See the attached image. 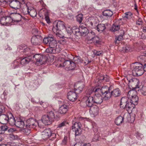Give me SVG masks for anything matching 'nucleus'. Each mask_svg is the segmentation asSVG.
I'll use <instances>...</instances> for the list:
<instances>
[{"label": "nucleus", "mask_w": 146, "mask_h": 146, "mask_svg": "<svg viewBox=\"0 0 146 146\" xmlns=\"http://www.w3.org/2000/svg\"><path fill=\"white\" fill-rule=\"evenodd\" d=\"M43 42L45 44H48L49 47L46 50L47 52L55 53L59 52L61 50V48L58 44L57 41L52 37L44 38Z\"/></svg>", "instance_id": "1"}, {"label": "nucleus", "mask_w": 146, "mask_h": 146, "mask_svg": "<svg viewBox=\"0 0 146 146\" xmlns=\"http://www.w3.org/2000/svg\"><path fill=\"white\" fill-rule=\"evenodd\" d=\"M135 105L130 102L127 97H123L121 100L120 108L122 109H125L127 111H131L135 107Z\"/></svg>", "instance_id": "2"}, {"label": "nucleus", "mask_w": 146, "mask_h": 146, "mask_svg": "<svg viewBox=\"0 0 146 146\" xmlns=\"http://www.w3.org/2000/svg\"><path fill=\"white\" fill-rule=\"evenodd\" d=\"M143 64L138 62L133 63L131 65V69L133 74L140 76L144 73L143 69Z\"/></svg>", "instance_id": "3"}, {"label": "nucleus", "mask_w": 146, "mask_h": 146, "mask_svg": "<svg viewBox=\"0 0 146 146\" xmlns=\"http://www.w3.org/2000/svg\"><path fill=\"white\" fill-rule=\"evenodd\" d=\"M56 118L55 116L54 112L50 111L47 113L46 114L43 115L42 117L41 120L42 122L45 125L50 124L54 119Z\"/></svg>", "instance_id": "4"}, {"label": "nucleus", "mask_w": 146, "mask_h": 146, "mask_svg": "<svg viewBox=\"0 0 146 146\" xmlns=\"http://www.w3.org/2000/svg\"><path fill=\"white\" fill-rule=\"evenodd\" d=\"M137 92L134 90H130L128 92V96L130 97H131V99L129 100L133 105H137L138 103L139 98L138 96L136 95Z\"/></svg>", "instance_id": "5"}, {"label": "nucleus", "mask_w": 146, "mask_h": 146, "mask_svg": "<svg viewBox=\"0 0 146 146\" xmlns=\"http://www.w3.org/2000/svg\"><path fill=\"white\" fill-rule=\"evenodd\" d=\"M65 28L64 23L62 21L57 20L53 23L52 30L54 32Z\"/></svg>", "instance_id": "6"}, {"label": "nucleus", "mask_w": 146, "mask_h": 146, "mask_svg": "<svg viewBox=\"0 0 146 146\" xmlns=\"http://www.w3.org/2000/svg\"><path fill=\"white\" fill-rule=\"evenodd\" d=\"M33 60L36 61L37 64H44L47 61L46 57L43 55L40 54H36L33 56Z\"/></svg>", "instance_id": "7"}, {"label": "nucleus", "mask_w": 146, "mask_h": 146, "mask_svg": "<svg viewBox=\"0 0 146 146\" xmlns=\"http://www.w3.org/2000/svg\"><path fill=\"white\" fill-rule=\"evenodd\" d=\"M82 125L79 122H77L74 123L72 126V130L75 133V136H78L81 134L82 131Z\"/></svg>", "instance_id": "8"}, {"label": "nucleus", "mask_w": 146, "mask_h": 146, "mask_svg": "<svg viewBox=\"0 0 146 146\" xmlns=\"http://www.w3.org/2000/svg\"><path fill=\"white\" fill-rule=\"evenodd\" d=\"M94 103L92 96L87 97L86 101L85 102H81L80 103L81 106L83 107L87 106L89 107L93 106Z\"/></svg>", "instance_id": "9"}, {"label": "nucleus", "mask_w": 146, "mask_h": 146, "mask_svg": "<svg viewBox=\"0 0 146 146\" xmlns=\"http://www.w3.org/2000/svg\"><path fill=\"white\" fill-rule=\"evenodd\" d=\"M10 6L14 9V11L17 12L19 10L21 7L20 2L17 0L11 1L9 3Z\"/></svg>", "instance_id": "10"}, {"label": "nucleus", "mask_w": 146, "mask_h": 146, "mask_svg": "<svg viewBox=\"0 0 146 146\" xmlns=\"http://www.w3.org/2000/svg\"><path fill=\"white\" fill-rule=\"evenodd\" d=\"M27 127H28L30 128H32L35 129L37 125L39 126L38 123L33 118H31L28 119L26 121Z\"/></svg>", "instance_id": "11"}, {"label": "nucleus", "mask_w": 146, "mask_h": 146, "mask_svg": "<svg viewBox=\"0 0 146 146\" xmlns=\"http://www.w3.org/2000/svg\"><path fill=\"white\" fill-rule=\"evenodd\" d=\"M97 22V21L96 20L95 18L91 17L86 19L85 23L87 26L90 28H94Z\"/></svg>", "instance_id": "12"}, {"label": "nucleus", "mask_w": 146, "mask_h": 146, "mask_svg": "<svg viewBox=\"0 0 146 146\" xmlns=\"http://www.w3.org/2000/svg\"><path fill=\"white\" fill-rule=\"evenodd\" d=\"M42 41V38L39 36H33L31 38V42L33 44L37 45L40 44Z\"/></svg>", "instance_id": "13"}, {"label": "nucleus", "mask_w": 146, "mask_h": 146, "mask_svg": "<svg viewBox=\"0 0 146 146\" xmlns=\"http://www.w3.org/2000/svg\"><path fill=\"white\" fill-rule=\"evenodd\" d=\"M78 94L77 92L70 91L67 94L68 99L70 101L74 102L77 99V96Z\"/></svg>", "instance_id": "14"}, {"label": "nucleus", "mask_w": 146, "mask_h": 146, "mask_svg": "<svg viewBox=\"0 0 146 146\" xmlns=\"http://www.w3.org/2000/svg\"><path fill=\"white\" fill-rule=\"evenodd\" d=\"M93 100L94 103L98 104H101L103 102L102 97L101 94L99 93L95 94L92 96Z\"/></svg>", "instance_id": "15"}, {"label": "nucleus", "mask_w": 146, "mask_h": 146, "mask_svg": "<svg viewBox=\"0 0 146 146\" xmlns=\"http://www.w3.org/2000/svg\"><path fill=\"white\" fill-rule=\"evenodd\" d=\"M96 91H98V93L100 94L102 93V94H104L106 93L107 92L110 91V88L107 86H105L100 87H97V89L96 90Z\"/></svg>", "instance_id": "16"}, {"label": "nucleus", "mask_w": 146, "mask_h": 146, "mask_svg": "<svg viewBox=\"0 0 146 146\" xmlns=\"http://www.w3.org/2000/svg\"><path fill=\"white\" fill-rule=\"evenodd\" d=\"M99 110V108L97 106L93 105L90 107L89 112L90 114L94 117L98 115Z\"/></svg>", "instance_id": "17"}, {"label": "nucleus", "mask_w": 146, "mask_h": 146, "mask_svg": "<svg viewBox=\"0 0 146 146\" xmlns=\"http://www.w3.org/2000/svg\"><path fill=\"white\" fill-rule=\"evenodd\" d=\"M129 83L131 86H134L135 88H139V80L136 78H133L130 80H129Z\"/></svg>", "instance_id": "18"}, {"label": "nucleus", "mask_w": 146, "mask_h": 146, "mask_svg": "<svg viewBox=\"0 0 146 146\" xmlns=\"http://www.w3.org/2000/svg\"><path fill=\"white\" fill-rule=\"evenodd\" d=\"M25 125V121L22 119L17 118V120L15 123V125L17 127L22 128L24 127Z\"/></svg>", "instance_id": "19"}, {"label": "nucleus", "mask_w": 146, "mask_h": 146, "mask_svg": "<svg viewBox=\"0 0 146 146\" xmlns=\"http://www.w3.org/2000/svg\"><path fill=\"white\" fill-rule=\"evenodd\" d=\"M51 130L50 129H45L42 132V137L43 139H46L50 137Z\"/></svg>", "instance_id": "20"}, {"label": "nucleus", "mask_w": 146, "mask_h": 146, "mask_svg": "<svg viewBox=\"0 0 146 146\" xmlns=\"http://www.w3.org/2000/svg\"><path fill=\"white\" fill-rule=\"evenodd\" d=\"M9 117V115L2 114L0 117V122L3 124H6L8 121V119Z\"/></svg>", "instance_id": "21"}, {"label": "nucleus", "mask_w": 146, "mask_h": 146, "mask_svg": "<svg viewBox=\"0 0 146 146\" xmlns=\"http://www.w3.org/2000/svg\"><path fill=\"white\" fill-rule=\"evenodd\" d=\"M32 58L31 56H29L22 58L20 60L21 64L23 65H25L28 64L32 60Z\"/></svg>", "instance_id": "22"}, {"label": "nucleus", "mask_w": 146, "mask_h": 146, "mask_svg": "<svg viewBox=\"0 0 146 146\" xmlns=\"http://www.w3.org/2000/svg\"><path fill=\"white\" fill-rule=\"evenodd\" d=\"M68 109V106L66 104H63L59 107L58 111L61 114H65L67 112Z\"/></svg>", "instance_id": "23"}, {"label": "nucleus", "mask_w": 146, "mask_h": 146, "mask_svg": "<svg viewBox=\"0 0 146 146\" xmlns=\"http://www.w3.org/2000/svg\"><path fill=\"white\" fill-rule=\"evenodd\" d=\"M26 10H27V14L28 13L32 17H35L37 15V13L35 10L32 9H29L27 4L25 5Z\"/></svg>", "instance_id": "24"}, {"label": "nucleus", "mask_w": 146, "mask_h": 146, "mask_svg": "<svg viewBox=\"0 0 146 146\" xmlns=\"http://www.w3.org/2000/svg\"><path fill=\"white\" fill-rule=\"evenodd\" d=\"M94 28L97 30L99 32H101L104 31L106 29L105 25L103 24L100 23L97 25L96 24Z\"/></svg>", "instance_id": "25"}, {"label": "nucleus", "mask_w": 146, "mask_h": 146, "mask_svg": "<svg viewBox=\"0 0 146 146\" xmlns=\"http://www.w3.org/2000/svg\"><path fill=\"white\" fill-rule=\"evenodd\" d=\"M9 118L8 122L9 124L12 126L15 125L17 119H16L11 113L9 114Z\"/></svg>", "instance_id": "26"}, {"label": "nucleus", "mask_w": 146, "mask_h": 146, "mask_svg": "<svg viewBox=\"0 0 146 146\" xmlns=\"http://www.w3.org/2000/svg\"><path fill=\"white\" fill-rule=\"evenodd\" d=\"M77 86H78V89H76L74 88V90L76 91L77 93L78 94L82 91L84 86L83 84H82L80 82H79L75 84L74 85V87H76Z\"/></svg>", "instance_id": "27"}, {"label": "nucleus", "mask_w": 146, "mask_h": 146, "mask_svg": "<svg viewBox=\"0 0 146 146\" xmlns=\"http://www.w3.org/2000/svg\"><path fill=\"white\" fill-rule=\"evenodd\" d=\"M111 96L114 97H118L121 95V92L118 88H116L113 89L111 92Z\"/></svg>", "instance_id": "28"}, {"label": "nucleus", "mask_w": 146, "mask_h": 146, "mask_svg": "<svg viewBox=\"0 0 146 146\" xmlns=\"http://www.w3.org/2000/svg\"><path fill=\"white\" fill-rule=\"evenodd\" d=\"M103 15L107 18L110 17L113 15L112 11L110 9H106L102 12Z\"/></svg>", "instance_id": "29"}, {"label": "nucleus", "mask_w": 146, "mask_h": 146, "mask_svg": "<svg viewBox=\"0 0 146 146\" xmlns=\"http://www.w3.org/2000/svg\"><path fill=\"white\" fill-rule=\"evenodd\" d=\"M72 33L76 36H81V33H80V27L78 28L76 26L73 27L72 28Z\"/></svg>", "instance_id": "30"}, {"label": "nucleus", "mask_w": 146, "mask_h": 146, "mask_svg": "<svg viewBox=\"0 0 146 146\" xmlns=\"http://www.w3.org/2000/svg\"><path fill=\"white\" fill-rule=\"evenodd\" d=\"M10 19L9 17H3L0 19V22L3 25H6L8 22V20Z\"/></svg>", "instance_id": "31"}, {"label": "nucleus", "mask_w": 146, "mask_h": 146, "mask_svg": "<svg viewBox=\"0 0 146 146\" xmlns=\"http://www.w3.org/2000/svg\"><path fill=\"white\" fill-rule=\"evenodd\" d=\"M123 120L124 118L121 116H119L115 119V122L117 125H119L123 122Z\"/></svg>", "instance_id": "32"}, {"label": "nucleus", "mask_w": 146, "mask_h": 146, "mask_svg": "<svg viewBox=\"0 0 146 146\" xmlns=\"http://www.w3.org/2000/svg\"><path fill=\"white\" fill-rule=\"evenodd\" d=\"M90 40H92L94 43L98 44H100V38L97 36H93L89 37Z\"/></svg>", "instance_id": "33"}, {"label": "nucleus", "mask_w": 146, "mask_h": 146, "mask_svg": "<svg viewBox=\"0 0 146 146\" xmlns=\"http://www.w3.org/2000/svg\"><path fill=\"white\" fill-rule=\"evenodd\" d=\"M97 88V87H92L86 91V93L89 95H90L93 93H95V94L97 93H98V91L96 90Z\"/></svg>", "instance_id": "34"}, {"label": "nucleus", "mask_w": 146, "mask_h": 146, "mask_svg": "<svg viewBox=\"0 0 146 146\" xmlns=\"http://www.w3.org/2000/svg\"><path fill=\"white\" fill-rule=\"evenodd\" d=\"M8 129V127L5 125H3L0 126V134H3L5 131Z\"/></svg>", "instance_id": "35"}, {"label": "nucleus", "mask_w": 146, "mask_h": 146, "mask_svg": "<svg viewBox=\"0 0 146 146\" xmlns=\"http://www.w3.org/2000/svg\"><path fill=\"white\" fill-rule=\"evenodd\" d=\"M28 127H27V125H25L24 127L21 130V132L25 133L27 135H29L31 133L30 128H29Z\"/></svg>", "instance_id": "36"}, {"label": "nucleus", "mask_w": 146, "mask_h": 146, "mask_svg": "<svg viewBox=\"0 0 146 146\" xmlns=\"http://www.w3.org/2000/svg\"><path fill=\"white\" fill-rule=\"evenodd\" d=\"M80 33H81V36L84 35V34H87L88 32L87 28L85 27H80Z\"/></svg>", "instance_id": "37"}, {"label": "nucleus", "mask_w": 146, "mask_h": 146, "mask_svg": "<svg viewBox=\"0 0 146 146\" xmlns=\"http://www.w3.org/2000/svg\"><path fill=\"white\" fill-rule=\"evenodd\" d=\"M17 12H15L13 13L15 14V17L16 18L15 21L17 22H19L22 19V16L19 13H17Z\"/></svg>", "instance_id": "38"}, {"label": "nucleus", "mask_w": 146, "mask_h": 146, "mask_svg": "<svg viewBox=\"0 0 146 146\" xmlns=\"http://www.w3.org/2000/svg\"><path fill=\"white\" fill-rule=\"evenodd\" d=\"M104 96V100H108L111 96V93H110V91L107 92H106L104 94H102Z\"/></svg>", "instance_id": "39"}, {"label": "nucleus", "mask_w": 146, "mask_h": 146, "mask_svg": "<svg viewBox=\"0 0 146 146\" xmlns=\"http://www.w3.org/2000/svg\"><path fill=\"white\" fill-rule=\"evenodd\" d=\"M76 17L77 21L80 23L83 20V15L82 14H79L76 16Z\"/></svg>", "instance_id": "40"}, {"label": "nucleus", "mask_w": 146, "mask_h": 146, "mask_svg": "<svg viewBox=\"0 0 146 146\" xmlns=\"http://www.w3.org/2000/svg\"><path fill=\"white\" fill-rule=\"evenodd\" d=\"M138 91L139 93H140L143 95H146V86H143L142 89Z\"/></svg>", "instance_id": "41"}, {"label": "nucleus", "mask_w": 146, "mask_h": 146, "mask_svg": "<svg viewBox=\"0 0 146 146\" xmlns=\"http://www.w3.org/2000/svg\"><path fill=\"white\" fill-rule=\"evenodd\" d=\"M94 54L96 56H102L103 54V52L102 50H94L93 52Z\"/></svg>", "instance_id": "42"}, {"label": "nucleus", "mask_w": 146, "mask_h": 146, "mask_svg": "<svg viewBox=\"0 0 146 146\" xmlns=\"http://www.w3.org/2000/svg\"><path fill=\"white\" fill-rule=\"evenodd\" d=\"M74 62L76 64H80L82 62L81 58L79 56H76L74 58Z\"/></svg>", "instance_id": "43"}, {"label": "nucleus", "mask_w": 146, "mask_h": 146, "mask_svg": "<svg viewBox=\"0 0 146 146\" xmlns=\"http://www.w3.org/2000/svg\"><path fill=\"white\" fill-rule=\"evenodd\" d=\"M66 32L68 35H71L72 33V28L70 27H67L66 28Z\"/></svg>", "instance_id": "44"}, {"label": "nucleus", "mask_w": 146, "mask_h": 146, "mask_svg": "<svg viewBox=\"0 0 146 146\" xmlns=\"http://www.w3.org/2000/svg\"><path fill=\"white\" fill-rule=\"evenodd\" d=\"M120 28V26L119 25H113L112 26V29L113 31L118 30Z\"/></svg>", "instance_id": "45"}, {"label": "nucleus", "mask_w": 146, "mask_h": 146, "mask_svg": "<svg viewBox=\"0 0 146 146\" xmlns=\"http://www.w3.org/2000/svg\"><path fill=\"white\" fill-rule=\"evenodd\" d=\"M67 123L66 121H64L58 125L57 128H61L65 126Z\"/></svg>", "instance_id": "46"}, {"label": "nucleus", "mask_w": 146, "mask_h": 146, "mask_svg": "<svg viewBox=\"0 0 146 146\" xmlns=\"http://www.w3.org/2000/svg\"><path fill=\"white\" fill-rule=\"evenodd\" d=\"M122 50L123 52H127L129 51H131V48L129 45H127L125 47L122 48Z\"/></svg>", "instance_id": "47"}, {"label": "nucleus", "mask_w": 146, "mask_h": 146, "mask_svg": "<svg viewBox=\"0 0 146 146\" xmlns=\"http://www.w3.org/2000/svg\"><path fill=\"white\" fill-rule=\"evenodd\" d=\"M125 16L124 17V19H129L131 18L132 15L131 13L130 12H128L125 13Z\"/></svg>", "instance_id": "48"}, {"label": "nucleus", "mask_w": 146, "mask_h": 146, "mask_svg": "<svg viewBox=\"0 0 146 146\" xmlns=\"http://www.w3.org/2000/svg\"><path fill=\"white\" fill-rule=\"evenodd\" d=\"M100 138V136L98 133L96 134H95L94 135L93 138V140L94 141L98 140Z\"/></svg>", "instance_id": "49"}, {"label": "nucleus", "mask_w": 146, "mask_h": 146, "mask_svg": "<svg viewBox=\"0 0 146 146\" xmlns=\"http://www.w3.org/2000/svg\"><path fill=\"white\" fill-rule=\"evenodd\" d=\"M101 79H102L105 82H108L109 80V77L107 75H105L102 77Z\"/></svg>", "instance_id": "50"}, {"label": "nucleus", "mask_w": 146, "mask_h": 146, "mask_svg": "<svg viewBox=\"0 0 146 146\" xmlns=\"http://www.w3.org/2000/svg\"><path fill=\"white\" fill-rule=\"evenodd\" d=\"M70 60H66L63 63V66L65 68H67V66H68L69 64H70Z\"/></svg>", "instance_id": "51"}, {"label": "nucleus", "mask_w": 146, "mask_h": 146, "mask_svg": "<svg viewBox=\"0 0 146 146\" xmlns=\"http://www.w3.org/2000/svg\"><path fill=\"white\" fill-rule=\"evenodd\" d=\"M29 50V48H27V49L22 48L21 49V52H23V53L25 54L28 55V53H27V50Z\"/></svg>", "instance_id": "52"}, {"label": "nucleus", "mask_w": 146, "mask_h": 146, "mask_svg": "<svg viewBox=\"0 0 146 146\" xmlns=\"http://www.w3.org/2000/svg\"><path fill=\"white\" fill-rule=\"evenodd\" d=\"M71 66L70 70H72L74 69L75 68L76 65L74 62H73L71 61Z\"/></svg>", "instance_id": "53"}, {"label": "nucleus", "mask_w": 146, "mask_h": 146, "mask_svg": "<svg viewBox=\"0 0 146 146\" xmlns=\"http://www.w3.org/2000/svg\"><path fill=\"white\" fill-rule=\"evenodd\" d=\"M32 32L34 34V35H35V36H38L37 35L38 34V30L36 29H34L32 30Z\"/></svg>", "instance_id": "54"}, {"label": "nucleus", "mask_w": 146, "mask_h": 146, "mask_svg": "<svg viewBox=\"0 0 146 146\" xmlns=\"http://www.w3.org/2000/svg\"><path fill=\"white\" fill-rule=\"evenodd\" d=\"M137 137L138 139H140L143 137V136L142 134H141L138 132H137Z\"/></svg>", "instance_id": "55"}, {"label": "nucleus", "mask_w": 146, "mask_h": 146, "mask_svg": "<svg viewBox=\"0 0 146 146\" xmlns=\"http://www.w3.org/2000/svg\"><path fill=\"white\" fill-rule=\"evenodd\" d=\"M92 127L93 129V130L94 131L95 129H96V131L97 129V127H96V123L94 122H92Z\"/></svg>", "instance_id": "56"}, {"label": "nucleus", "mask_w": 146, "mask_h": 146, "mask_svg": "<svg viewBox=\"0 0 146 146\" xmlns=\"http://www.w3.org/2000/svg\"><path fill=\"white\" fill-rule=\"evenodd\" d=\"M56 34V35L57 36H58L60 38H62L63 37V36L61 34L59 33V31H57L56 32L55 31V32H54Z\"/></svg>", "instance_id": "57"}, {"label": "nucleus", "mask_w": 146, "mask_h": 146, "mask_svg": "<svg viewBox=\"0 0 146 146\" xmlns=\"http://www.w3.org/2000/svg\"><path fill=\"white\" fill-rule=\"evenodd\" d=\"M142 21L141 19H139L136 21L137 24L139 25H142Z\"/></svg>", "instance_id": "58"}, {"label": "nucleus", "mask_w": 146, "mask_h": 146, "mask_svg": "<svg viewBox=\"0 0 146 146\" xmlns=\"http://www.w3.org/2000/svg\"><path fill=\"white\" fill-rule=\"evenodd\" d=\"M8 131L9 133H12L14 131H16V129L15 128H10L9 129H8Z\"/></svg>", "instance_id": "59"}, {"label": "nucleus", "mask_w": 146, "mask_h": 146, "mask_svg": "<svg viewBox=\"0 0 146 146\" xmlns=\"http://www.w3.org/2000/svg\"><path fill=\"white\" fill-rule=\"evenodd\" d=\"M56 136V134L54 133H52L51 131V133L50 134V137H51L52 138L55 137Z\"/></svg>", "instance_id": "60"}, {"label": "nucleus", "mask_w": 146, "mask_h": 146, "mask_svg": "<svg viewBox=\"0 0 146 146\" xmlns=\"http://www.w3.org/2000/svg\"><path fill=\"white\" fill-rule=\"evenodd\" d=\"M123 36L122 35H119V36L118 37L116 38H115L117 40L120 41L121 40Z\"/></svg>", "instance_id": "61"}, {"label": "nucleus", "mask_w": 146, "mask_h": 146, "mask_svg": "<svg viewBox=\"0 0 146 146\" xmlns=\"http://www.w3.org/2000/svg\"><path fill=\"white\" fill-rule=\"evenodd\" d=\"M67 141V138L66 137H65L62 140V143L63 144H65L66 143Z\"/></svg>", "instance_id": "62"}, {"label": "nucleus", "mask_w": 146, "mask_h": 146, "mask_svg": "<svg viewBox=\"0 0 146 146\" xmlns=\"http://www.w3.org/2000/svg\"><path fill=\"white\" fill-rule=\"evenodd\" d=\"M143 69L144 72L146 71V64H145L143 65Z\"/></svg>", "instance_id": "63"}, {"label": "nucleus", "mask_w": 146, "mask_h": 146, "mask_svg": "<svg viewBox=\"0 0 146 146\" xmlns=\"http://www.w3.org/2000/svg\"><path fill=\"white\" fill-rule=\"evenodd\" d=\"M83 143L82 144L80 143H77L74 145V146H82Z\"/></svg>", "instance_id": "64"}]
</instances>
